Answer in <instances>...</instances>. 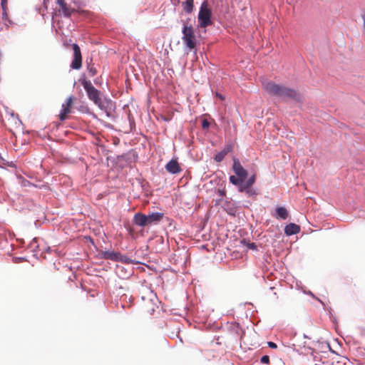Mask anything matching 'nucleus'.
<instances>
[{"label": "nucleus", "instance_id": "4468645a", "mask_svg": "<svg viewBox=\"0 0 365 365\" xmlns=\"http://www.w3.org/2000/svg\"><path fill=\"white\" fill-rule=\"evenodd\" d=\"M274 217L279 220H286L288 217V211L284 207H277Z\"/></svg>", "mask_w": 365, "mask_h": 365}, {"label": "nucleus", "instance_id": "0eeeda50", "mask_svg": "<svg viewBox=\"0 0 365 365\" xmlns=\"http://www.w3.org/2000/svg\"><path fill=\"white\" fill-rule=\"evenodd\" d=\"M232 170L235 173V178L241 182L247 177V171L242 167L238 159H233Z\"/></svg>", "mask_w": 365, "mask_h": 365}, {"label": "nucleus", "instance_id": "ddd939ff", "mask_svg": "<svg viewBox=\"0 0 365 365\" xmlns=\"http://www.w3.org/2000/svg\"><path fill=\"white\" fill-rule=\"evenodd\" d=\"M102 257L105 259H110L114 262H118L120 252L114 251H104L101 253Z\"/></svg>", "mask_w": 365, "mask_h": 365}, {"label": "nucleus", "instance_id": "aec40b11", "mask_svg": "<svg viewBox=\"0 0 365 365\" xmlns=\"http://www.w3.org/2000/svg\"><path fill=\"white\" fill-rule=\"evenodd\" d=\"M260 361L262 364H269V357L267 355H264V356H262Z\"/></svg>", "mask_w": 365, "mask_h": 365}, {"label": "nucleus", "instance_id": "c756f323", "mask_svg": "<svg viewBox=\"0 0 365 365\" xmlns=\"http://www.w3.org/2000/svg\"><path fill=\"white\" fill-rule=\"evenodd\" d=\"M361 17H362V19H363V21H364V26L365 27V14H362Z\"/></svg>", "mask_w": 365, "mask_h": 365}, {"label": "nucleus", "instance_id": "412c9836", "mask_svg": "<svg viewBox=\"0 0 365 365\" xmlns=\"http://www.w3.org/2000/svg\"><path fill=\"white\" fill-rule=\"evenodd\" d=\"M247 246L249 249L255 250H257V245L254 242H247Z\"/></svg>", "mask_w": 365, "mask_h": 365}, {"label": "nucleus", "instance_id": "c85d7f7f", "mask_svg": "<svg viewBox=\"0 0 365 365\" xmlns=\"http://www.w3.org/2000/svg\"><path fill=\"white\" fill-rule=\"evenodd\" d=\"M305 293H306L307 294H309V295L312 296V297H314V294H312V292H310V291H309V292H305Z\"/></svg>", "mask_w": 365, "mask_h": 365}, {"label": "nucleus", "instance_id": "f8f14e48", "mask_svg": "<svg viewBox=\"0 0 365 365\" xmlns=\"http://www.w3.org/2000/svg\"><path fill=\"white\" fill-rule=\"evenodd\" d=\"M57 4L59 5L63 15L66 17L71 16L72 13L75 11L74 9L68 7L64 0H60L57 2Z\"/></svg>", "mask_w": 365, "mask_h": 365}, {"label": "nucleus", "instance_id": "7ed1b4c3", "mask_svg": "<svg viewBox=\"0 0 365 365\" xmlns=\"http://www.w3.org/2000/svg\"><path fill=\"white\" fill-rule=\"evenodd\" d=\"M163 213L158 212H152L149 215L138 212L134 215L133 222L138 226L145 227L158 223L163 219Z\"/></svg>", "mask_w": 365, "mask_h": 365}, {"label": "nucleus", "instance_id": "393cba45", "mask_svg": "<svg viewBox=\"0 0 365 365\" xmlns=\"http://www.w3.org/2000/svg\"><path fill=\"white\" fill-rule=\"evenodd\" d=\"M36 238H34V239L32 240V242H31V244H30L31 247V248H33V247H37L38 246H37V245H36Z\"/></svg>", "mask_w": 365, "mask_h": 365}, {"label": "nucleus", "instance_id": "f3484780", "mask_svg": "<svg viewBox=\"0 0 365 365\" xmlns=\"http://www.w3.org/2000/svg\"><path fill=\"white\" fill-rule=\"evenodd\" d=\"M255 182V175H252L246 181L242 180L241 184L244 186L252 187Z\"/></svg>", "mask_w": 365, "mask_h": 365}, {"label": "nucleus", "instance_id": "a878e982", "mask_svg": "<svg viewBox=\"0 0 365 365\" xmlns=\"http://www.w3.org/2000/svg\"><path fill=\"white\" fill-rule=\"evenodd\" d=\"M218 194L220 196L222 197L225 195V192L224 190H218Z\"/></svg>", "mask_w": 365, "mask_h": 365}, {"label": "nucleus", "instance_id": "f257e3e1", "mask_svg": "<svg viewBox=\"0 0 365 365\" xmlns=\"http://www.w3.org/2000/svg\"><path fill=\"white\" fill-rule=\"evenodd\" d=\"M263 87L268 94L283 101L294 100L299 101L301 99L300 95L297 91L284 85L269 81L263 83Z\"/></svg>", "mask_w": 365, "mask_h": 365}, {"label": "nucleus", "instance_id": "4be33fe9", "mask_svg": "<svg viewBox=\"0 0 365 365\" xmlns=\"http://www.w3.org/2000/svg\"><path fill=\"white\" fill-rule=\"evenodd\" d=\"M88 71L91 76H93L96 74V69L93 67H88Z\"/></svg>", "mask_w": 365, "mask_h": 365}, {"label": "nucleus", "instance_id": "2f4dec72", "mask_svg": "<svg viewBox=\"0 0 365 365\" xmlns=\"http://www.w3.org/2000/svg\"><path fill=\"white\" fill-rule=\"evenodd\" d=\"M317 300H318L319 302H321L322 304H323V302H322V300H320V299H317Z\"/></svg>", "mask_w": 365, "mask_h": 365}, {"label": "nucleus", "instance_id": "1a4fd4ad", "mask_svg": "<svg viewBox=\"0 0 365 365\" xmlns=\"http://www.w3.org/2000/svg\"><path fill=\"white\" fill-rule=\"evenodd\" d=\"M166 170L173 175L178 174L182 171L178 160L176 159L170 160L165 166Z\"/></svg>", "mask_w": 365, "mask_h": 365}, {"label": "nucleus", "instance_id": "a211bd4d", "mask_svg": "<svg viewBox=\"0 0 365 365\" xmlns=\"http://www.w3.org/2000/svg\"><path fill=\"white\" fill-rule=\"evenodd\" d=\"M118 262H124L127 264H131L133 262L132 259H130L128 257L125 255H123L120 253Z\"/></svg>", "mask_w": 365, "mask_h": 365}, {"label": "nucleus", "instance_id": "5701e85b", "mask_svg": "<svg viewBox=\"0 0 365 365\" xmlns=\"http://www.w3.org/2000/svg\"><path fill=\"white\" fill-rule=\"evenodd\" d=\"M210 126V123L207 120H204L202 123V127L204 129L208 128Z\"/></svg>", "mask_w": 365, "mask_h": 365}, {"label": "nucleus", "instance_id": "9d476101", "mask_svg": "<svg viewBox=\"0 0 365 365\" xmlns=\"http://www.w3.org/2000/svg\"><path fill=\"white\" fill-rule=\"evenodd\" d=\"M73 101L71 96L68 97L65 103L62 104L61 110L59 114L61 120H64L66 118V115L70 113V108Z\"/></svg>", "mask_w": 365, "mask_h": 365}, {"label": "nucleus", "instance_id": "cd10ccee", "mask_svg": "<svg viewBox=\"0 0 365 365\" xmlns=\"http://www.w3.org/2000/svg\"><path fill=\"white\" fill-rule=\"evenodd\" d=\"M6 1H7V0H1V4L2 8H4V4H5L6 3Z\"/></svg>", "mask_w": 365, "mask_h": 365}, {"label": "nucleus", "instance_id": "7c9ffc66", "mask_svg": "<svg viewBox=\"0 0 365 365\" xmlns=\"http://www.w3.org/2000/svg\"><path fill=\"white\" fill-rule=\"evenodd\" d=\"M23 260V258H19L18 259H16V262H17L18 261H21Z\"/></svg>", "mask_w": 365, "mask_h": 365}, {"label": "nucleus", "instance_id": "bb28decb", "mask_svg": "<svg viewBox=\"0 0 365 365\" xmlns=\"http://www.w3.org/2000/svg\"><path fill=\"white\" fill-rule=\"evenodd\" d=\"M216 96L222 101L225 99L224 96L222 94H220L218 93H216Z\"/></svg>", "mask_w": 365, "mask_h": 365}, {"label": "nucleus", "instance_id": "6e6552de", "mask_svg": "<svg viewBox=\"0 0 365 365\" xmlns=\"http://www.w3.org/2000/svg\"><path fill=\"white\" fill-rule=\"evenodd\" d=\"M73 59L71 62V67L73 69L78 70L81 68L82 66V57L81 49L77 44L73 45Z\"/></svg>", "mask_w": 365, "mask_h": 365}, {"label": "nucleus", "instance_id": "dca6fc26", "mask_svg": "<svg viewBox=\"0 0 365 365\" xmlns=\"http://www.w3.org/2000/svg\"><path fill=\"white\" fill-rule=\"evenodd\" d=\"M193 1L194 0H185V1L182 2V6L187 14H191L192 12Z\"/></svg>", "mask_w": 365, "mask_h": 365}, {"label": "nucleus", "instance_id": "b1692460", "mask_svg": "<svg viewBox=\"0 0 365 365\" xmlns=\"http://www.w3.org/2000/svg\"><path fill=\"white\" fill-rule=\"evenodd\" d=\"M268 346H269V347H270L272 349H276L277 347V344L272 341H269Z\"/></svg>", "mask_w": 365, "mask_h": 365}, {"label": "nucleus", "instance_id": "20e7f679", "mask_svg": "<svg viewBox=\"0 0 365 365\" xmlns=\"http://www.w3.org/2000/svg\"><path fill=\"white\" fill-rule=\"evenodd\" d=\"M212 10L209 8L207 1H204L200 5L197 15L198 27L205 29L211 26L212 24Z\"/></svg>", "mask_w": 365, "mask_h": 365}, {"label": "nucleus", "instance_id": "9b49d317", "mask_svg": "<svg viewBox=\"0 0 365 365\" xmlns=\"http://www.w3.org/2000/svg\"><path fill=\"white\" fill-rule=\"evenodd\" d=\"M300 231V227L294 223H289L285 226L284 233L287 236L295 235L299 233Z\"/></svg>", "mask_w": 365, "mask_h": 365}, {"label": "nucleus", "instance_id": "2eb2a0df", "mask_svg": "<svg viewBox=\"0 0 365 365\" xmlns=\"http://www.w3.org/2000/svg\"><path fill=\"white\" fill-rule=\"evenodd\" d=\"M231 150L232 146L227 145L223 150L215 155V160L218 163L221 162Z\"/></svg>", "mask_w": 365, "mask_h": 365}, {"label": "nucleus", "instance_id": "473e14b6", "mask_svg": "<svg viewBox=\"0 0 365 365\" xmlns=\"http://www.w3.org/2000/svg\"><path fill=\"white\" fill-rule=\"evenodd\" d=\"M60 0H57V2L59 1Z\"/></svg>", "mask_w": 365, "mask_h": 365}, {"label": "nucleus", "instance_id": "423d86ee", "mask_svg": "<svg viewBox=\"0 0 365 365\" xmlns=\"http://www.w3.org/2000/svg\"><path fill=\"white\" fill-rule=\"evenodd\" d=\"M230 182L237 187L240 192H245L247 197H251L257 195L256 191L252 187L242 185L240 181L235 178V175H230L229 178Z\"/></svg>", "mask_w": 365, "mask_h": 365}, {"label": "nucleus", "instance_id": "f03ea898", "mask_svg": "<svg viewBox=\"0 0 365 365\" xmlns=\"http://www.w3.org/2000/svg\"><path fill=\"white\" fill-rule=\"evenodd\" d=\"M82 86L87 93L88 98L92 101L101 110H104L108 116L107 111V103L108 101H104L101 97V93L91 83L90 81L84 80Z\"/></svg>", "mask_w": 365, "mask_h": 365}, {"label": "nucleus", "instance_id": "6ab92c4d", "mask_svg": "<svg viewBox=\"0 0 365 365\" xmlns=\"http://www.w3.org/2000/svg\"><path fill=\"white\" fill-rule=\"evenodd\" d=\"M2 9H3V12H2L1 19L4 21V24L7 26L6 21H9V19H8V14H7L6 9H5V4H4V8H2Z\"/></svg>", "mask_w": 365, "mask_h": 365}, {"label": "nucleus", "instance_id": "39448f33", "mask_svg": "<svg viewBox=\"0 0 365 365\" xmlns=\"http://www.w3.org/2000/svg\"><path fill=\"white\" fill-rule=\"evenodd\" d=\"M182 40L189 49H193L196 46L194 30L192 26L184 24L182 30Z\"/></svg>", "mask_w": 365, "mask_h": 365}]
</instances>
